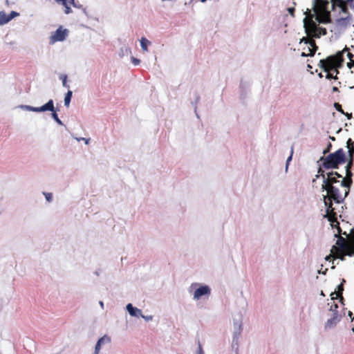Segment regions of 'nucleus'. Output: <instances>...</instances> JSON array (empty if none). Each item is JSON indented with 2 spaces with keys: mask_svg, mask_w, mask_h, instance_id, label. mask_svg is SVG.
Listing matches in <instances>:
<instances>
[{
  "mask_svg": "<svg viewBox=\"0 0 354 354\" xmlns=\"http://www.w3.org/2000/svg\"><path fill=\"white\" fill-rule=\"evenodd\" d=\"M352 315H353V313H352L351 311H349V312H348V316H349L350 317H352Z\"/></svg>",
  "mask_w": 354,
  "mask_h": 354,
  "instance_id": "nucleus-50",
  "label": "nucleus"
},
{
  "mask_svg": "<svg viewBox=\"0 0 354 354\" xmlns=\"http://www.w3.org/2000/svg\"><path fill=\"white\" fill-rule=\"evenodd\" d=\"M348 156H349V158H353V156H354V147L348 149Z\"/></svg>",
  "mask_w": 354,
  "mask_h": 354,
  "instance_id": "nucleus-35",
  "label": "nucleus"
},
{
  "mask_svg": "<svg viewBox=\"0 0 354 354\" xmlns=\"http://www.w3.org/2000/svg\"><path fill=\"white\" fill-rule=\"evenodd\" d=\"M333 92H338L339 91V89L337 86H333Z\"/></svg>",
  "mask_w": 354,
  "mask_h": 354,
  "instance_id": "nucleus-47",
  "label": "nucleus"
},
{
  "mask_svg": "<svg viewBox=\"0 0 354 354\" xmlns=\"http://www.w3.org/2000/svg\"><path fill=\"white\" fill-rule=\"evenodd\" d=\"M352 176L353 173L351 169L346 170V176L344 178H342L339 186L341 187H348L350 189L353 183Z\"/></svg>",
  "mask_w": 354,
  "mask_h": 354,
  "instance_id": "nucleus-13",
  "label": "nucleus"
},
{
  "mask_svg": "<svg viewBox=\"0 0 354 354\" xmlns=\"http://www.w3.org/2000/svg\"><path fill=\"white\" fill-rule=\"evenodd\" d=\"M333 254H335V257L341 259L342 261L345 260V256H346V252L344 250H335V252H332Z\"/></svg>",
  "mask_w": 354,
  "mask_h": 354,
  "instance_id": "nucleus-20",
  "label": "nucleus"
},
{
  "mask_svg": "<svg viewBox=\"0 0 354 354\" xmlns=\"http://www.w3.org/2000/svg\"><path fill=\"white\" fill-rule=\"evenodd\" d=\"M110 342L111 339L107 335H104L102 337L100 338L95 345L94 354H99L100 351L101 349V346L106 343H109Z\"/></svg>",
  "mask_w": 354,
  "mask_h": 354,
  "instance_id": "nucleus-16",
  "label": "nucleus"
},
{
  "mask_svg": "<svg viewBox=\"0 0 354 354\" xmlns=\"http://www.w3.org/2000/svg\"><path fill=\"white\" fill-rule=\"evenodd\" d=\"M327 177L325 174H322L321 177L323 178V184L322 189L328 188L330 192L334 189V185L341 183V180L339 178H342V176L338 174L337 171H331L327 173Z\"/></svg>",
  "mask_w": 354,
  "mask_h": 354,
  "instance_id": "nucleus-5",
  "label": "nucleus"
},
{
  "mask_svg": "<svg viewBox=\"0 0 354 354\" xmlns=\"http://www.w3.org/2000/svg\"><path fill=\"white\" fill-rule=\"evenodd\" d=\"M343 52L338 51L335 55L320 59L319 66L327 73L326 79H338L339 68L342 66L344 62Z\"/></svg>",
  "mask_w": 354,
  "mask_h": 354,
  "instance_id": "nucleus-1",
  "label": "nucleus"
},
{
  "mask_svg": "<svg viewBox=\"0 0 354 354\" xmlns=\"http://www.w3.org/2000/svg\"><path fill=\"white\" fill-rule=\"evenodd\" d=\"M127 309L131 316L138 317V315L136 314V312H138V314L141 315V310L133 307L131 304H127Z\"/></svg>",
  "mask_w": 354,
  "mask_h": 354,
  "instance_id": "nucleus-19",
  "label": "nucleus"
},
{
  "mask_svg": "<svg viewBox=\"0 0 354 354\" xmlns=\"http://www.w3.org/2000/svg\"><path fill=\"white\" fill-rule=\"evenodd\" d=\"M352 321H354V317H353V318H352Z\"/></svg>",
  "mask_w": 354,
  "mask_h": 354,
  "instance_id": "nucleus-59",
  "label": "nucleus"
},
{
  "mask_svg": "<svg viewBox=\"0 0 354 354\" xmlns=\"http://www.w3.org/2000/svg\"><path fill=\"white\" fill-rule=\"evenodd\" d=\"M338 308V305L337 304H333L331 306H330V310L333 311L334 313V310H337V309Z\"/></svg>",
  "mask_w": 354,
  "mask_h": 354,
  "instance_id": "nucleus-39",
  "label": "nucleus"
},
{
  "mask_svg": "<svg viewBox=\"0 0 354 354\" xmlns=\"http://www.w3.org/2000/svg\"><path fill=\"white\" fill-rule=\"evenodd\" d=\"M354 66V60H351V62L347 63V67L348 68H352Z\"/></svg>",
  "mask_w": 354,
  "mask_h": 354,
  "instance_id": "nucleus-43",
  "label": "nucleus"
},
{
  "mask_svg": "<svg viewBox=\"0 0 354 354\" xmlns=\"http://www.w3.org/2000/svg\"><path fill=\"white\" fill-rule=\"evenodd\" d=\"M140 316H141L142 317H143L144 319H145L146 320H151V319H152V317H151V316H149V317H145V316L142 315V314H141V315H140Z\"/></svg>",
  "mask_w": 354,
  "mask_h": 354,
  "instance_id": "nucleus-46",
  "label": "nucleus"
},
{
  "mask_svg": "<svg viewBox=\"0 0 354 354\" xmlns=\"http://www.w3.org/2000/svg\"><path fill=\"white\" fill-rule=\"evenodd\" d=\"M201 2H205L207 0H201Z\"/></svg>",
  "mask_w": 354,
  "mask_h": 354,
  "instance_id": "nucleus-54",
  "label": "nucleus"
},
{
  "mask_svg": "<svg viewBox=\"0 0 354 354\" xmlns=\"http://www.w3.org/2000/svg\"><path fill=\"white\" fill-rule=\"evenodd\" d=\"M322 174H324V170L321 167H319V169H318V174H317L315 176L316 178H317L319 176H321Z\"/></svg>",
  "mask_w": 354,
  "mask_h": 354,
  "instance_id": "nucleus-40",
  "label": "nucleus"
},
{
  "mask_svg": "<svg viewBox=\"0 0 354 354\" xmlns=\"http://www.w3.org/2000/svg\"><path fill=\"white\" fill-rule=\"evenodd\" d=\"M330 296H331V299H333V300L336 299L339 297L338 293H336L335 292H332L330 294Z\"/></svg>",
  "mask_w": 354,
  "mask_h": 354,
  "instance_id": "nucleus-41",
  "label": "nucleus"
},
{
  "mask_svg": "<svg viewBox=\"0 0 354 354\" xmlns=\"http://www.w3.org/2000/svg\"><path fill=\"white\" fill-rule=\"evenodd\" d=\"M292 153H293V147H291V154L290 156L288 158L287 160H286V167H288V165L289 164V162L292 160Z\"/></svg>",
  "mask_w": 354,
  "mask_h": 354,
  "instance_id": "nucleus-33",
  "label": "nucleus"
},
{
  "mask_svg": "<svg viewBox=\"0 0 354 354\" xmlns=\"http://www.w3.org/2000/svg\"><path fill=\"white\" fill-rule=\"evenodd\" d=\"M344 115H346L348 117V119H349V118H351L352 117V114H351V113H350V114H348V113H345Z\"/></svg>",
  "mask_w": 354,
  "mask_h": 354,
  "instance_id": "nucleus-48",
  "label": "nucleus"
},
{
  "mask_svg": "<svg viewBox=\"0 0 354 354\" xmlns=\"http://www.w3.org/2000/svg\"><path fill=\"white\" fill-rule=\"evenodd\" d=\"M326 190L327 196H324L325 199H330L331 202L334 201L337 203H341L348 194L350 189L348 187H341L338 184L334 185V189L330 192L328 188H324Z\"/></svg>",
  "mask_w": 354,
  "mask_h": 354,
  "instance_id": "nucleus-4",
  "label": "nucleus"
},
{
  "mask_svg": "<svg viewBox=\"0 0 354 354\" xmlns=\"http://www.w3.org/2000/svg\"><path fill=\"white\" fill-rule=\"evenodd\" d=\"M331 140H335V138H334V137H332V138H331Z\"/></svg>",
  "mask_w": 354,
  "mask_h": 354,
  "instance_id": "nucleus-57",
  "label": "nucleus"
},
{
  "mask_svg": "<svg viewBox=\"0 0 354 354\" xmlns=\"http://www.w3.org/2000/svg\"><path fill=\"white\" fill-rule=\"evenodd\" d=\"M150 44V41L145 37H142L140 39V45L144 51H147V46Z\"/></svg>",
  "mask_w": 354,
  "mask_h": 354,
  "instance_id": "nucleus-22",
  "label": "nucleus"
},
{
  "mask_svg": "<svg viewBox=\"0 0 354 354\" xmlns=\"http://www.w3.org/2000/svg\"><path fill=\"white\" fill-rule=\"evenodd\" d=\"M328 0H313V10L316 15L315 19L319 23L328 24L331 22L330 12L328 8Z\"/></svg>",
  "mask_w": 354,
  "mask_h": 354,
  "instance_id": "nucleus-2",
  "label": "nucleus"
},
{
  "mask_svg": "<svg viewBox=\"0 0 354 354\" xmlns=\"http://www.w3.org/2000/svg\"><path fill=\"white\" fill-rule=\"evenodd\" d=\"M331 147H332V145H331V143H330V142H329V143H328V147H326V149H325L324 150L323 153L325 155V154H326L328 152H329V151H330V150Z\"/></svg>",
  "mask_w": 354,
  "mask_h": 354,
  "instance_id": "nucleus-34",
  "label": "nucleus"
},
{
  "mask_svg": "<svg viewBox=\"0 0 354 354\" xmlns=\"http://www.w3.org/2000/svg\"><path fill=\"white\" fill-rule=\"evenodd\" d=\"M136 314H138V317L140 316V315H139L138 312H136Z\"/></svg>",
  "mask_w": 354,
  "mask_h": 354,
  "instance_id": "nucleus-58",
  "label": "nucleus"
},
{
  "mask_svg": "<svg viewBox=\"0 0 354 354\" xmlns=\"http://www.w3.org/2000/svg\"><path fill=\"white\" fill-rule=\"evenodd\" d=\"M302 42L304 43L306 46L303 48V52L301 53V55L302 57H313L318 49L315 41L313 38H310L307 36L306 37H303L301 39L300 43Z\"/></svg>",
  "mask_w": 354,
  "mask_h": 354,
  "instance_id": "nucleus-9",
  "label": "nucleus"
},
{
  "mask_svg": "<svg viewBox=\"0 0 354 354\" xmlns=\"http://www.w3.org/2000/svg\"><path fill=\"white\" fill-rule=\"evenodd\" d=\"M198 354H204L202 346L200 343H198Z\"/></svg>",
  "mask_w": 354,
  "mask_h": 354,
  "instance_id": "nucleus-44",
  "label": "nucleus"
},
{
  "mask_svg": "<svg viewBox=\"0 0 354 354\" xmlns=\"http://www.w3.org/2000/svg\"><path fill=\"white\" fill-rule=\"evenodd\" d=\"M131 60H132V63L134 65H138L140 63V60L137 58L132 57Z\"/></svg>",
  "mask_w": 354,
  "mask_h": 354,
  "instance_id": "nucleus-42",
  "label": "nucleus"
},
{
  "mask_svg": "<svg viewBox=\"0 0 354 354\" xmlns=\"http://www.w3.org/2000/svg\"><path fill=\"white\" fill-rule=\"evenodd\" d=\"M46 199L48 202H50L52 201V194L51 193H44Z\"/></svg>",
  "mask_w": 354,
  "mask_h": 354,
  "instance_id": "nucleus-32",
  "label": "nucleus"
},
{
  "mask_svg": "<svg viewBox=\"0 0 354 354\" xmlns=\"http://www.w3.org/2000/svg\"><path fill=\"white\" fill-rule=\"evenodd\" d=\"M57 3H59L60 0H55Z\"/></svg>",
  "mask_w": 354,
  "mask_h": 354,
  "instance_id": "nucleus-53",
  "label": "nucleus"
},
{
  "mask_svg": "<svg viewBox=\"0 0 354 354\" xmlns=\"http://www.w3.org/2000/svg\"><path fill=\"white\" fill-rule=\"evenodd\" d=\"M354 0H343V1L346 2V8H348V5L350 3V6L352 7V3Z\"/></svg>",
  "mask_w": 354,
  "mask_h": 354,
  "instance_id": "nucleus-45",
  "label": "nucleus"
},
{
  "mask_svg": "<svg viewBox=\"0 0 354 354\" xmlns=\"http://www.w3.org/2000/svg\"><path fill=\"white\" fill-rule=\"evenodd\" d=\"M67 35L68 30L66 29H63L62 27H59L50 37V41L52 43H55L56 41H62L65 39Z\"/></svg>",
  "mask_w": 354,
  "mask_h": 354,
  "instance_id": "nucleus-12",
  "label": "nucleus"
},
{
  "mask_svg": "<svg viewBox=\"0 0 354 354\" xmlns=\"http://www.w3.org/2000/svg\"><path fill=\"white\" fill-rule=\"evenodd\" d=\"M324 205L326 207V216L328 220L331 223L332 227H337V233L342 234V230L339 227V223L337 221V213L333 207V202H331L330 199H325Z\"/></svg>",
  "mask_w": 354,
  "mask_h": 354,
  "instance_id": "nucleus-6",
  "label": "nucleus"
},
{
  "mask_svg": "<svg viewBox=\"0 0 354 354\" xmlns=\"http://www.w3.org/2000/svg\"><path fill=\"white\" fill-rule=\"evenodd\" d=\"M82 140H85V143L86 144H88V141L89 140L88 139H85V138H82Z\"/></svg>",
  "mask_w": 354,
  "mask_h": 354,
  "instance_id": "nucleus-49",
  "label": "nucleus"
},
{
  "mask_svg": "<svg viewBox=\"0 0 354 354\" xmlns=\"http://www.w3.org/2000/svg\"><path fill=\"white\" fill-rule=\"evenodd\" d=\"M334 107L335 108V109H336L337 111H339V112H340V113H343V114H345V113H344V111H343V109H342V105H341V104H339V103L335 102V103L334 104Z\"/></svg>",
  "mask_w": 354,
  "mask_h": 354,
  "instance_id": "nucleus-28",
  "label": "nucleus"
},
{
  "mask_svg": "<svg viewBox=\"0 0 354 354\" xmlns=\"http://www.w3.org/2000/svg\"><path fill=\"white\" fill-rule=\"evenodd\" d=\"M340 234H335V236L337 237V240L336 241V245L332 247L330 252H335V250H345L348 248L349 243L347 241L346 239L339 235Z\"/></svg>",
  "mask_w": 354,
  "mask_h": 354,
  "instance_id": "nucleus-11",
  "label": "nucleus"
},
{
  "mask_svg": "<svg viewBox=\"0 0 354 354\" xmlns=\"http://www.w3.org/2000/svg\"><path fill=\"white\" fill-rule=\"evenodd\" d=\"M353 165V158H349L348 162L346 166V170L351 169Z\"/></svg>",
  "mask_w": 354,
  "mask_h": 354,
  "instance_id": "nucleus-29",
  "label": "nucleus"
},
{
  "mask_svg": "<svg viewBox=\"0 0 354 354\" xmlns=\"http://www.w3.org/2000/svg\"><path fill=\"white\" fill-rule=\"evenodd\" d=\"M344 252H346V256H353L354 255V246L353 245H351L350 244L348 245V248L344 250Z\"/></svg>",
  "mask_w": 354,
  "mask_h": 354,
  "instance_id": "nucleus-24",
  "label": "nucleus"
},
{
  "mask_svg": "<svg viewBox=\"0 0 354 354\" xmlns=\"http://www.w3.org/2000/svg\"><path fill=\"white\" fill-rule=\"evenodd\" d=\"M306 17L304 19V28L307 26V25L309 24L310 20H313V18L315 15V12L313 14L311 13L310 10L309 9H307L305 12Z\"/></svg>",
  "mask_w": 354,
  "mask_h": 354,
  "instance_id": "nucleus-18",
  "label": "nucleus"
},
{
  "mask_svg": "<svg viewBox=\"0 0 354 354\" xmlns=\"http://www.w3.org/2000/svg\"><path fill=\"white\" fill-rule=\"evenodd\" d=\"M64 6V13L68 15L72 12L71 5H75V0H60L59 3Z\"/></svg>",
  "mask_w": 354,
  "mask_h": 354,
  "instance_id": "nucleus-17",
  "label": "nucleus"
},
{
  "mask_svg": "<svg viewBox=\"0 0 354 354\" xmlns=\"http://www.w3.org/2000/svg\"><path fill=\"white\" fill-rule=\"evenodd\" d=\"M19 15V13L15 11H12L8 16H6V19H9V21L12 18Z\"/></svg>",
  "mask_w": 354,
  "mask_h": 354,
  "instance_id": "nucleus-30",
  "label": "nucleus"
},
{
  "mask_svg": "<svg viewBox=\"0 0 354 354\" xmlns=\"http://www.w3.org/2000/svg\"><path fill=\"white\" fill-rule=\"evenodd\" d=\"M347 147L348 149L354 147V142L351 138H348V140L346 142Z\"/></svg>",
  "mask_w": 354,
  "mask_h": 354,
  "instance_id": "nucleus-31",
  "label": "nucleus"
},
{
  "mask_svg": "<svg viewBox=\"0 0 354 354\" xmlns=\"http://www.w3.org/2000/svg\"><path fill=\"white\" fill-rule=\"evenodd\" d=\"M72 94H73L72 91H68V93H66V96H65L64 104L67 107L70 104L71 97H72Z\"/></svg>",
  "mask_w": 354,
  "mask_h": 354,
  "instance_id": "nucleus-23",
  "label": "nucleus"
},
{
  "mask_svg": "<svg viewBox=\"0 0 354 354\" xmlns=\"http://www.w3.org/2000/svg\"><path fill=\"white\" fill-rule=\"evenodd\" d=\"M332 3V10H335L336 8H339V14L343 13L346 16L341 17L340 18L337 19V23L339 24H342L345 21H348L351 14L348 11V8H346V2L343 1V0H330Z\"/></svg>",
  "mask_w": 354,
  "mask_h": 354,
  "instance_id": "nucleus-7",
  "label": "nucleus"
},
{
  "mask_svg": "<svg viewBox=\"0 0 354 354\" xmlns=\"http://www.w3.org/2000/svg\"><path fill=\"white\" fill-rule=\"evenodd\" d=\"M210 294V288L207 286H201L197 288L194 294L195 299H199L203 295H209Z\"/></svg>",
  "mask_w": 354,
  "mask_h": 354,
  "instance_id": "nucleus-14",
  "label": "nucleus"
},
{
  "mask_svg": "<svg viewBox=\"0 0 354 354\" xmlns=\"http://www.w3.org/2000/svg\"><path fill=\"white\" fill-rule=\"evenodd\" d=\"M345 282H346L345 279H342V283L337 286V293H338V296L340 298L341 301H342L344 299V298L342 297V293L344 291V283H345Z\"/></svg>",
  "mask_w": 354,
  "mask_h": 354,
  "instance_id": "nucleus-21",
  "label": "nucleus"
},
{
  "mask_svg": "<svg viewBox=\"0 0 354 354\" xmlns=\"http://www.w3.org/2000/svg\"><path fill=\"white\" fill-rule=\"evenodd\" d=\"M9 21V19H6V15L3 13L0 12V24H4Z\"/></svg>",
  "mask_w": 354,
  "mask_h": 354,
  "instance_id": "nucleus-25",
  "label": "nucleus"
},
{
  "mask_svg": "<svg viewBox=\"0 0 354 354\" xmlns=\"http://www.w3.org/2000/svg\"><path fill=\"white\" fill-rule=\"evenodd\" d=\"M308 68H312V66L310 64H308Z\"/></svg>",
  "mask_w": 354,
  "mask_h": 354,
  "instance_id": "nucleus-52",
  "label": "nucleus"
},
{
  "mask_svg": "<svg viewBox=\"0 0 354 354\" xmlns=\"http://www.w3.org/2000/svg\"><path fill=\"white\" fill-rule=\"evenodd\" d=\"M342 51H344V52H343V54H344L345 52H347V55H347V57L349 59L350 62H351V60H353V58L354 55H353V53H350V52L348 51V48L347 47H345V48H344Z\"/></svg>",
  "mask_w": 354,
  "mask_h": 354,
  "instance_id": "nucleus-27",
  "label": "nucleus"
},
{
  "mask_svg": "<svg viewBox=\"0 0 354 354\" xmlns=\"http://www.w3.org/2000/svg\"><path fill=\"white\" fill-rule=\"evenodd\" d=\"M295 8H288V11L292 17L295 16Z\"/></svg>",
  "mask_w": 354,
  "mask_h": 354,
  "instance_id": "nucleus-38",
  "label": "nucleus"
},
{
  "mask_svg": "<svg viewBox=\"0 0 354 354\" xmlns=\"http://www.w3.org/2000/svg\"><path fill=\"white\" fill-rule=\"evenodd\" d=\"M325 259L326 261H330L332 259H335V254L331 253L329 255L326 256Z\"/></svg>",
  "mask_w": 354,
  "mask_h": 354,
  "instance_id": "nucleus-36",
  "label": "nucleus"
},
{
  "mask_svg": "<svg viewBox=\"0 0 354 354\" xmlns=\"http://www.w3.org/2000/svg\"><path fill=\"white\" fill-rule=\"evenodd\" d=\"M332 73H333V74L336 75V72H334V71H331Z\"/></svg>",
  "mask_w": 354,
  "mask_h": 354,
  "instance_id": "nucleus-55",
  "label": "nucleus"
},
{
  "mask_svg": "<svg viewBox=\"0 0 354 354\" xmlns=\"http://www.w3.org/2000/svg\"><path fill=\"white\" fill-rule=\"evenodd\" d=\"M60 79L62 80V84L64 87L68 88V85L67 84V75H61Z\"/></svg>",
  "mask_w": 354,
  "mask_h": 354,
  "instance_id": "nucleus-26",
  "label": "nucleus"
},
{
  "mask_svg": "<svg viewBox=\"0 0 354 354\" xmlns=\"http://www.w3.org/2000/svg\"><path fill=\"white\" fill-rule=\"evenodd\" d=\"M100 306L103 308V306H104L103 302H102V301H100Z\"/></svg>",
  "mask_w": 354,
  "mask_h": 354,
  "instance_id": "nucleus-51",
  "label": "nucleus"
},
{
  "mask_svg": "<svg viewBox=\"0 0 354 354\" xmlns=\"http://www.w3.org/2000/svg\"><path fill=\"white\" fill-rule=\"evenodd\" d=\"M320 160L323 161L322 167L326 169H337L339 165L345 162L346 156L344 150L339 149L326 157L321 158Z\"/></svg>",
  "mask_w": 354,
  "mask_h": 354,
  "instance_id": "nucleus-3",
  "label": "nucleus"
},
{
  "mask_svg": "<svg viewBox=\"0 0 354 354\" xmlns=\"http://www.w3.org/2000/svg\"><path fill=\"white\" fill-rule=\"evenodd\" d=\"M319 77H322V73H319Z\"/></svg>",
  "mask_w": 354,
  "mask_h": 354,
  "instance_id": "nucleus-56",
  "label": "nucleus"
},
{
  "mask_svg": "<svg viewBox=\"0 0 354 354\" xmlns=\"http://www.w3.org/2000/svg\"><path fill=\"white\" fill-rule=\"evenodd\" d=\"M340 321V316L338 314L337 310H334L333 317L328 319L325 324L326 328H330L335 326Z\"/></svg>",
  "mask_w": 354,
  "mask_h": 354,
  "instance_id": "nucleus-15",
  "label": "nucleus"
},
{
  "mask_svg": "<svg viewBox=\"0 0 354 354\" xmlns=\"http://www.w3.org/2000/svg\"><path fill=\"white\" fill-rule=\"evenodd\" d=\"M7 1H8L9 0H7Z\"/></svg>",
  "mask_w": 354,
  "mask_h": 354,
  "instance_id": "nucleus-60",
  "label": "nucleus"
},
{
  "mask_svg": "<svg viewBox=\"0 0 354 354\" xmlns=\"http://www.w3.org/2000/svg\"><path fill=\"white\" fill-rule=\"evenodd\" d=\"M351 245L354 246V231L353 234H352L351 238L349 239V241H348Z\"/></svg>",
  "mask_w": 354,
  "mask_h": 354,
  "instance_id": "nucleus-37",
  "label": "nucleus"
},
{
  "mask_svg": "<svg viewBox=\"0 0 354 354\" xmlns=\"http://www.w3.org/2000/svg\"><path fill=\"white\" fill-rule=\"evenodd\" d=\"M29 109L35 112H44L50 111L53 112L52 116L53 119L59 124H62V121L58 118L57 113L54 110L53 101L50 100L46 104L40 107H29Z\"/></svg>",
  "mask_w": 354,
  "mask_h": 354,
  "instance_id": "nucleus-10",
  "label": "nucleus"
},
{
  "mask_svg": "<svg viewBox=\"0 0 354 354\" xmlns=\"http://www.w3.org/2000/svg\"><path fill=\"white\" fill-rule=\"evenodd\" d=\"M305 31L308 37L319 38L321 35H326L327 34L326 29L325 28L317 26L313 20H310L309 24L305 28Z\"/></svg>",
  "mask_w": 354,
  "mask_h": 354,
  "instance_id": "nucleus-8",
  "label": "nucleus"
}]
</instances>
